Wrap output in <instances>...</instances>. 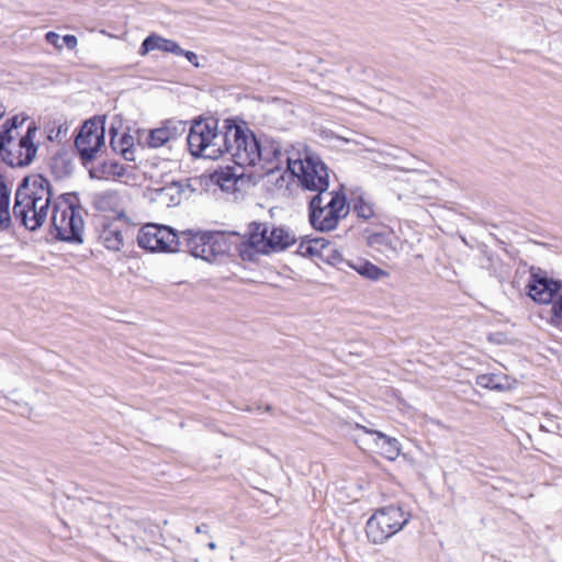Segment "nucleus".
Returning a JSON list of instances; mask_svg holds the SVG:
<instances>
[{"label":"nucleus","mask_w":562,"mask_h":562,"mask_svg":"<svg viewBox=\"0 0 562 562\" xmlns=\"http://www.w3.org/2000/svg\"><path fill=\"white\" fill-rule=\"evenodd\" d=\"M53 202L49 180L40 173L29 175L16 188L13 218L21 226L35 232L46 223Z\"/></svg>","instance_id":"f257e3e1"},{"label":"nucleus","mask_w":562,"mask_h":562,"mask_svg":"<svg viewBox=\"0 0 562 562\" xmlns=\"http://www.w3.org/2000/svg\"><path fill=\"white\" fill-rule=\"evenodd\" d=\"M231 121L227 119L220 124L212 117L194 120L187 136L190 154L207 159H217L225 155L227 125L231 124Z\"/></svg>","instance_id":"f03ea898"},{"label":"nucleus","mask_w":562,"mask_h":562,"mask_svg":"<svg viewBox=\"0 0 562 562\" xmlns=\"http://www.w3.org/2000/svg\"><path fill=\"white\" fill-rule=\"evenodd\" d=\"M82 207L75 193L57 196L50 209V226L55 237L70 243H82L85 223Z\"/></svg>","instance_id":"7ed1b4c3"},{"label":"nucleus","mask_w":562,"mask_h":562,"mask_svg":"<svg viewBox=\"0 0 562 562\" xmlns=\"http://www.w3.org/2000/svg\"><path fill=\"white\" fill-rule=\"evenodd\" d=\"M238 234L235 232L206 231L182 232L183 250L195 258L215 262L237 247Z\"/></svg>","instance_id":"20e7f679"},{"label":"nucleus","mask_w":562,"mask_h":562,"mask_svg":"<svg viewBox=\"0 0 562 562\" xmlns=\"http://www.w3.org/2000/svg\"><path fill=\"white\" fill-rule=\"evenodd\" d=\"M349 213V204L344 193L330 191L327 194H315L308 205L312 226L321 232H329L337 227L339 221Z\"/></svg>","instance_id":"39448f33"},{"label":"nucleus","mask_w":562,"mask_h":562,"mask_svg":"<svg viewBox=\"0 0 562 562\" xmlns=\"http://www.w3.org/2000/svg\"><path fill=\"white\" fill-rule=\"evenodd\" d=\"M286 170L296 177L303 189L316 194H327L329 187V169L314 153L305 151L297 159L286 158Z\"/></svg>","instance_id":"423d86ee"},{"label":"nucleus","mask_w":562,"mask_h":562,"mask_svg":"<svg viewBox=\"0 0 562 562\" xmlns=\"http://www.w3.org/2000/svg\"><path fill=\"white\" fill-rule=\"evenodd\" d=\"M227 126L225 154H228L239 167L256 166L260 160V140L248 127L237 124L234 120Z\"/></svg>","instance_id":"0eeeda50"},{"label":"nucleus","mask_w":562,"mask_h":562,"mask_svg":"<svg viewBox=\"0 0 562 562\" xmlns=\"http://www.w3.org/2000/svg\"><path fill=\"white\" fill-rule=\"evenodd\" d=\"M411 514L400 506L390 505L375 510L368 519L366 533L372 543H383L407 525Z\"/></svg>","instance_id":"6e6552de"},{"label":"nucleus","mask_w":562,"mask_h":562,"mask_svg":"<svg viewBox=\"0 0 562 562\" xmlns=\"http://www.w3.org/2000/svg\"><path fill=\"white\" fill-rule=\"evenodd\" d=\"M37 130L36 124L31 123L19 142L15 140V136L7 137V132H0L1 159L11 167L29 166L37 153V146L34 144Z\"/></svg>","instance_id":"1a4fd4ad"},{"label":"nucleus","mask_w":562,"mask_h":562,"mask_svg":"<svg viewBox=\"0 0 562 562\" xmlns=\"http://www.w3.org/2000/svg\"><path fill=\"white\" fill-rule=\"evenodd\" d=\"M137 243L140 248L151 252H176L183 250L182 232L166 225L147 224L139 229Z\"/></svg>","instance_id":"9d476101"},{"label":"nucleus","mask_w":562,"mask_h":562,"mask_svg":"<svg viewBox=\"0 0 562 562\" xmlns=\"http://www.w3.org/2000/svg\"><path fill=\"white\" fill-rule=\"evenodd\" d=\"M104 121L91 119L83 123L75 139V146L83 161L87 164L95 158L97 153L104 146Z\"/></svg>","instance_id":"9b49d317"},{"label":"nucleus","mask_w":562,"mask_h":562,"mask_svg":"<svg viewBox=\"0 0 562 562\" xmlns=\"http://www.w3.org/2000/svg\"><path fill=\"white\" fill-rule=\"evenodd\" d=\"M528 295L539 304H550L562 290V281L548 278L540 268H530V280L527 284Z\"/></svg>","instance_id":"f8f14e48"},{"label":"nucleus","mask_w":562,"mask_h":562,"mask_svg":"<svg viewBox=\"0 0 562 562\" xmlns=\"http://www.w3.org/2000/svg\"><path fill=\"white\" fill-rule=\"evenodd\" d=\"M270 224L251 222L248 225L247 239L240 244L243 260H255L258 255H268Z\"/></svg>","instance_id":"ddd939ff"},{"label":"nucleus","mask_w":562,"mask_h":562,"mask_svg":"<svg viewBox=\"0 0 562 562\" xmlns=\"http://www.w3.org/2000/svg\"><path fill=\"white\" fill-rule=\"evenodd\" d=\"M286 158H291L282 148V145L274 139L265 138L260 140V160L261 169L265 175L272 177L282 170V166L286 165Z\"/></svg>","instance_id":"4468645a"},{"label":"nucleus","mask_w":562,"mask_h":562,"mask_svg":"<svg viewBox=\"0 0 562 562\" xmlns=\"http://www.w3.org/2000/svg\"><path fill=\"white\" fill-rule=\"evenodd\" d=\"M123 213L114 220H108L102 223L99 240L109 250L120 251L124 245L125 234L128 231L127 223L124 221Z\"/></svg>","instance_id":"2eb2a0df"},{"label":"nucleus","mask_w":562,"mask_h":562,"mask_svg":"<svg viewBox=\"0 0 562 562\" xmlns=\"http://www.w3.org/2000/svg\"><path fill=\"white\" fill-rule=\"evenodd\" d=\"M187 124L183 121H167L161 127L150 131L147 144L157 148L177 139L186 133Z\"/></svg>","instance_id":"dca6fc26"},{"label":"nucleus","mask_w":562,"mask_h":562,"mask_svg":"<svg viewBox=\"0 0 562 562\" xmlns=\"http://www.w3.org/2000/svg\"><path fill=\"white\" fill-rule=\"evenodd\" d=\"M268 255L282 251L296 243L295 234L286 227L270 224Z\"/></svg>","instance_id":"f3484780"},{"label":"nucleus","mask_w":562,"mask_h":562,"mask_svg":"<svg viewBox=\"0 0 562 562\" xmlns=\"http://www.w3.org/2000/svg\"><path fill=\"white\" fill-rule=\"evenodd\" d=\"M151 50H161L171 54H181L183 49L172 40L161 37L157 34H150L142 43L139 54L146 55Z\"/></svg>","instance_id":"a211bd4d"},{"label":"nucleus","mask_w":562,"mask_h":562,"mask_svg":"<svg viewBox=\"0 0 562 562\" xmlns=\"http://www.w3.org/2000/svg\"><path fill=\"white\" fill-rule=\"evenodd\" d=\"M366 432L376 436L375 443L382 450V454L389 460H395L401 453V445L395 438H391L378 430L361 427Z\"/></svg>","instance_id":"6ab92c4d"},{"label":"nucleus","mask_w":562,"mask_h":562,"mask_svg":"<svg viewBox=\"0 0 562 562\" xmlns=\"http://www.w3.org/2000/svg\"><path fill=\"white\" fill-rule=\"evenodd\" d=\"M10 189L4 180L0 179V229L8 231L13 226V213L10 212Z\"/></svg>","instance_id":"aec40b11"},{"label":"nucleus","mask_w":562,"mask_h":562,"mask_svg":"<svg viewBox=\"0 0 562 562\" xmlns=\"http://www.w3.org/2000/svg\"><path fill=\"white\" fill-rule=\"evenodd\" d=\"M125 167L117 161H103L98 168L90 171L91 177L104 178L123 177L125 175Z\"/></svg>","instance_id":"412c9836"},{"label":"nucleus","mask_w":562,"mask_h":562,"mask_svg":"<svg viewBox=\"0 0 562 562\" xmlns=\"http://www.w3.org/2000/svg\"><path fill=\"white\" fill-rule=\"evenodd\" d=\"M352 211L363 220H370L376 215L375 204L363 194L353 200Z\"/></svg>","instance_id":"4be33fe9"},{"label":"nucleus","mask_w":562,"mask_h":562,"mask_svg":"<svg viewBox=\"0 0 562 562\" xmlns=\"http://www.w3.org/2000/svg\"><path fill=\"white\" fill-rule=\"evenodd\" d=\"M349 266L360 276L373 281L387 274L384 270L366 260H358L357 262L349 263Z\"/></svg>","instance_id":"5701e85b"},{"label":"nucleus","mask_w":562,"mask_h":562,"mask_svg":"<svg viewBox=\"0 0 562 562\" xmlns=\"http://www.w3.org/2000/svg\"><path fill=\"white\" fill-rule=\"evenodd\" d=\"M217 184L224 190H231L236 184L240 175L233 172L229 168L215 173Z\"/></svg>","instance_id":"b1692460"},{"label":"nucleus","mask_w":562,"mask_h":562,"mask_svg":"<svg viewBox=\"0 0 562 562\" xmlns=\"http://www.w3.org/2000/svg\"><path fill=\"white\" fill-rule=\"evenodd\" d=\"M476 384L490 390L506 389V385L501 382V376L497 374H481L476 378Z\"/></svg>","instance_id":"393cba45"},{"label":"nucleus","mask_w":562,"mask_h":562,"mask_svg":"<svg viewBox=\"0 0 562 562\" xmlns=\"http://www.w3.org/2000/svg\"><path fill=\"white\" fill-rule=\"evenodd\" d=\"M325 245L319 239H313L308 241H302L299 246V252L302 256H318L321 252V248H323Z\"/></svg>","instance_id":"a878e982"},{"label":"nucleus","mask_w":562,"mask_h":562,"mask_svg":"<svg viewBox=\"0 0 562 562\" xmlns=\"http://www.w3.org/2000/svg\"><path fill=\"white\" fill-rule=\"evenodd\" d=\"M26 119H27L26 116H20V115H14V116L10 117L3 123L0 132H7V137L14 136L13 131H15L20 126H22L23 123L26 121Z\"/></svg>","instance_id":"bb28decb"},{"label":"nucleus","mask_w":562,"mask_h":562,"mask_svg":"<svg viewBox=\"0 0 562 562\" xmlns=\"http://www.w3.org/2000/svg\"><path fill=\"white\" fill-rule=\"evenodd\" d=\"M368 243L372 247L382 248L391 245L390 236L384 233H374L368 237Z\"/></svg>","instance_id":"cd10ccee"},{"label":"nucleus","mask_w":562,"mask_h":562,"mask_svg":"<svg viewBox=\"0 0 562 562\" xmlns=\"http://www.w3.org/2000/svg\"><path fill=\"white\" fill-rule=\"evenodd\" d=\"M111 143H112V146L114 148V150H120L122 153V155L124 156L125 159H128L131 160L132 158L130 157V155H132L133 153L130 150V146L132 145L133 143V137L130 136V135H126L124 134L122 137H121V147H116L115 146V142H114V138L111 139Z\"/></svg>","instance_id":"c85d7f7f"},{"label":"nucleus","mask_w":562,"mask_h":562,"mask_svg":"<svg viewBox=\"0 0 562 562\" xmlns=\"http://www.w3.org/2000/svg\"><path fill=\"white\" fill-rule=\"evenodd\" d=\"M551 311H550V322L551 324H558V322L562 318V294L558 296L557 300H552V303H550Z\"/></svg>","instance_id":"c756f323"},{"label":"nucleus","mask_w":562,"mask_h":562,"mask_svg":"<svg viewBox=\"0 0 562 562\" xmlns=\"http://www.w3.org/2000/svg\"><path fill=\"white\" fill-rule=\"evenodd\" d=\"M551 311H550V322L551 324H558V322L562 318V294L558 296L557 300H552V303H550Z\"/></svg>","instance_id":"7c9ffc66"},{"label":"nucleus","mask_w":562,"mask_h":562,"mask_svg":"<svg viewBox=\"0 0 562 562\" xmlns=\"http://www.w3.org/2000/svg\"><path fill=\"white\" fill-rule=\"evenodd\" d=\"M551 311H550V322L551 324H558V322L562 318V294L558 296L557 300H552V303H550Z\"/></svg>","instance_id":"2f4dec72"},{"label":"nucleus","mask_w":562,"mask_h":562,"mask_svg":"<svg viewBox=\"0 0 562 562\" xmlns=\"http://www.w3.org/2000/svg\"><path fill=\"white\" fill-rule=\"evenodd\" d=\"M45 40L47 43L56 47L57 49L63 48L61 37L56 32H47L45 35Z\"/></svg>","instance_id":"473e14b6"},{"label":"nucleus","mask_w":562,"mask_h":562,"mask_svg":"<svg viewBox=\"0 0 562 562\" xmlns=\"http://www.w3.org/2000/svg\"><path fill=\"white\" fill-rule=\"evenodd\" d=\"M61 43L69 49H75L78 45V40L75 35H65L61 37Z\"/></svg>","instance_id":"72a5a7b5"},{"label":"nucleus","mask_w":562,"mask_h":562,"mask_svg":"<svg viewBox=\"0 0 562 562\" xmlns=\"http://www.w3.org/2000/svg\"><path fill=\"white\" fill-rule=\"evenodd\" d=\"M180 55L184 56L194 67H200L199 57L194 52L183 49Z\"/></svg>","instance_id":"f704fd0d"},{"label":"nucleus","mask_w":562,"mask_h":562,"mask_svg":"<svg viewBox=\"0 0 562 562\" xmlns=\"http://www.w3.org/2000/svg\"><path fill=\"white\" fill-rule=\"evenodd\" d=\"M206 530H207V525H205V524H201V525L196 526V528H195V531L198 533L206 532Z\"/></svg>","instance_id":"c9c22d12"},{"label":"nucleus","mask_w":562,"mask_h":562,"mask_svg":"<svg viewBox=\"0 0 562 562\" xmlns=\"http://www.w3.org/2000/svg\"><path fill=\"white\" fill-rule=\"evenodd\" d=\"M5 114V109L4 106L2 105V103L0 102V119Z\"/></svg>","instance_id":"e433bc0d"},{"label":"nucleus","mask_w":562,"mask_h":562,"mask_svg":"<svg viewBox=\"0 0 562 562\" xmlns=\"http://www.w3.org/2000/svg\"><path fill=\"white\" fill-rule=\"evenodd\" d=\"M207 547H209V549H211V550H215V549H216V543H215V542H210V543L207 544Z\"/></svg>","instance_id":"4c0bfd02"},{"label":"nucleus","mask_w":562,"mask_h":562,"mask_svg":"<svg viewBox=\"0 0 562 562\" xmlns=\"http://www.w3.org/2000/svg\"><path fill=\"white\" fill-rule=\"evenodd\" d=\"M280 180H281V181H283V180H284V179H283V175H280V176L277 178V180H276L277 184H279V181H280Z\"/></svg>","instance_id":"58836bf2"}]
</instances>
